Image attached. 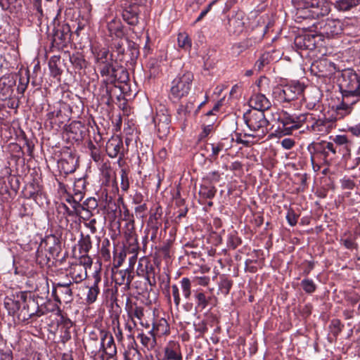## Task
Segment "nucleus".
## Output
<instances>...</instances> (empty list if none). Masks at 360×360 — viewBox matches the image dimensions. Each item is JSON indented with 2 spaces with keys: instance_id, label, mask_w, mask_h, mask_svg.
I'll use <instances>...</instances> for the list:
<instances>
[{
  "instance_id": "obj_43",
  "label": "nucleus",
  "mask_w": 360,
  "mask_h": 360,
  "mask_svg": "<svg viewBox=\"0 0 360 360\" xmlns=\"http://www.w3.org/2000/svg\"><path fill=\"white\" fill-rule=\"evenodd\" d=\"M100 333H101L100 348H99L98 351H92L91 352L92 354H94V356L97 355L101 352V349L115 345L114 338L111 333H110L107 331H105V330H101Z\"/></svg>"
},
{
  "instance_id": "obj_60",
  "label": "nucleus",
  "mask_w": 360,
  "mask_h": 360,
  "mask_svg": "<svg viewBox=\"0 0 360 360\" xmlns=\"http://www.w3.org/2000/svg\"><path fill=\"white\" fill-rule=\"evenodd\" d=\"M89 290L86 294V302L88 304L94 303L100 294V288L88 286Z\"/></svg>"
},
{
  "instance_id": "obj_5",
  "label": "nucleus",
  "mask_w": 360,
  "mask_h": 360,
  "mask_svg": "<svg viewBox=\"0 0 360 360\" xmlns=\"http://www.w3.org/2000/svg\"><path fill=\"white\" fill-rule=\"evenodd\" d=\"M298 122H302V128H304L302 131L306 129L309 133L316 135L327 134L335 127L332 120L320 117L310 112L300 114Z\"/></svg>"
},
{
  "instance_id": "obj_44",
  "label": "nucleus",
  "mask_w": 360,
  "mask_h": 360,
  "mask_svg": "<svg viewBox=\"0 0 360 360\" xmlns=\"http://www.w3.org/2000/svg\"><path fill=\"white\" fill-rule=\"evenodd\" d=\"M4 305L8 315L17 316L18 312L20 309V300H14L11 297H6L4 300Z\"/></svg>"
},
{
  "instance_id": "obj_20",
  "label": "nucleus",
  "mask_w": 360,
  "mask_h": 360,
  "mask_svg": "<svg viewBox=\"0 0 360 360\" xmlns=\"http://www.w3.org/2000/svg\"><path fill=\"white\" fill-rule=\"evenodd\" d=\"M193 300L195 304V311L196 312L202 311L210 305H213L214 300L211 292L202 289L193 290Z\"/></svg>"
},
{
  "instance_id": "obj_3",
  "label": "nucleus",
  "mask_w": 360,
  "mask_h": 360,
  "mask_svg": "<svg viewBox=\"0 0 360 360\" xmlns=\"http://www.w3.org/2000/svg\"><path fill=\"white\" fill-rule=\"evenodd\" d=\"M329 141L312 142L307 146L313 167L330 165L335 162V152Z\"/></svg>"
},
{
  "instance_id": "obj_29",
  "label": "nucleus",
  "mask_w": 360,
  "mask_h": 360,
  "mask_svg": "<svg viewBox=\"0 0 360 360\" xmlns=\"http://www.w3.org/2000/svg\"><path fill=\"white\" fill-rule=\"evenodd\" d=\"M153 122L158 130H160L161 127L168 129L171 122V115L169 110L165 106H160V108L157 110L155 116L153 118Z\"/></svg>"
},
{
  "instance_id": "obj_11",
  "label": "nucleus",
  "mask_w": 360,
  "mask_h": 360,
  "mask_svg": "<svg viewBox=\"0 0 360 360\" xmlns=\"http://www.w3.org/2000/svg\"><path fill=\"white\" fill-rule=\"evenodd\" d=\"M129 82V79L123 82H117L110 87L106 86L103 91L104 95L100 98L101 102L110 105L115 101V99L120 101L122 96H130L131 88Z\"/></svg>"
},
{
  "instance_id": "obj_9",
  "label": "nucleus",
  "mask_w": 360,
  "mask_h": 360,
  "mask_svg": "<svg viewBox=\"0 0 360 360\" xmlns=\"http://www.w3.org/2000/svg\"><path fill=\"white\" fill-rule=\"evenodd\" d=\"M243 120L249 129L255 133L253 137L263 138L269 132V122L262 110H248L243 114ZM250 135L245 134V136Z\"/></svg>"
},
{
  "instance_id": "obj_37",
  "label": "nucleus",
  "mask_w": 360,
  "mask_h": 360,
  "mask_svg": "<svg viewBox=\"0 0 360 360\" xmlns=\"http://www.w3.org/2000/svg\"><path fill=\"white\" fill-rule=\"evenodd\" d=\"M95 57V63L96 68L107 63L110 61H113V53H110L108 49L105 48L101 49L99 50L95 49L93 51Z\"/></svg>"
},
{
  "instance_id": "obj_39",
  "label": "nucleus",
  "mask_w": 360,
  "mask_h": 360,
  "mask_svg": "<svg viewBox=\"0 0 360 360\" xmlns=\"http://www.w3.org/2000/svg\"><path fill=\"white\" fill-rule=\"evenodd\" d=\"M233 285V281L231 279L230 276L226 274L220 275L218 281L217 294H221L224 296H227L229 294Z\"/></svg>"
},
{
  "instance_id": "obj_1",
  "label": "nucleus",
  "mask_w": 360,
  "mask_h": 360,
  "mask_svg": "<svg viewBox=\"0 0 360 360\" xmlns=\"http://www.w3.org/2000/svg\"><path fill=\"white\" fill-rule=\"evenodd\" d=\"M338 86L342 94V102L338 105L328 119L335 122L349 115L353 105L360 101V70L345 69L338 79Z\"/></svg>"
},
{
  "instance_id": "obj_38",
  "label": "nucleus",
  "mask_w": 360,
  "mask_h": 360,
  "mask_svg": "<svg viewBox=\"0 0 360 360\" xmlns=\"http://www.w3.org/2000/svg\"><path fill=\"white\" fill-rule=\"evenodd\" d=\"M107 29L109 36L112 37L122 38L126 34L121 21L115 18L108 22Z\"/></svg>"
},
{
  "instance_id": "obj_25",
  "label": "nucleus",
  "mask_w": 360,
  "mask_h": 360,
  "mask_svg": "<svg viewBox=\"0 0 360 360\" xmlns=\"http://www.w3.org/2000/svg\"><path fill=\"white\" fill-rule=\"evenodd\" d=\"M70 62L75 71L79 75H86L87 70L91 68V64L88 62L82 53L76 52L70 55Z\"/></svg>"
},
{
  "instance_id": "obj_2",
  "label": "nucleus",
  "mask_w": 360,
  "mask_h": 360,
  "mask_svg": "<svg viewBox=\"0 0 360 360\" xmlns=\"http://www.w3.org/2000/svg\"><path fill=\"white\" fill-rule=\"evenodd\" d=\"M98 71L103 78L98 91L100 98L104 95L103 91L106 86L110 87L117 82L129 80V72L122 65L116 61H110L98 68Z\"/></svg>"
},
{
  "instance_id": "obj_31",
  "label": "nucleus",
  "mask_w": 360,
  "mask_h": 360,
  "mask_svg": "<svg viewBox=\"0 0 360 360\" xmlns=\"http://www.w3.org/2000/svg\"><path fill=\"white\" fill-rule=\"evenodd\" d=\"M334 68V64L327 59H322L316 60L311 65V70L317 72L315 74L318 77H327L332 72V69Z\"/></svg>"
},
{
  "instance_id": "obj_33",
  "label": "nucleus",
  "mask_w": 360,
  "mask_h": 360,
  "mask_svg": "<svg viewBox=\"0 0 360 360\" xmlns=\"http://www.w3.org/2000/svg\"><path fill=\"white\" fill-rule=\"evenodd\" d=\"M152 325L153 327L149 330V333H153L157 338L168 335L170 333L169 326L164 318L154 319Z\"/></svg>"
},
{
  "instance_id": "obj_16",
  "label": "nucleus",
  "mask_w": 360,
  "mask_h": 360,
  "mask_svg": "<svg viewBox=\"0 0 360 360\" xmlns=\"http://www.w3.org/2000/svg\"><path fill=\"white\" fill-rule=\"evenodd\" d=\"M136 274L139 276L144 277L151 287L155 286L156 268L155 264L150 260L145 257L140 259L136 269Z\"/></svg>"
},
{
  "instance_id": "obj_45",
  "label": "nucleus",
  "mask_w": 360,
  "mask_h": 360,
  "mask_svg": "<svg viewBox=\"0 0 360 360\" xmlns=\"http://www.w3.org/2000/svg\"><path fill=\"white\" fill-rule=\"evenodd\" d=\"M139 56V50L137 44L133 41L129 43L128 49L126 51L127 60H124L126 65H133L135 63L138 56Z\"/></svg>"
},
{
  "instance_id": "obj_10",
  "label": "nucleus",
  "mask_w": 360,
  "mask_h": 360,
  "mask_svg": "<svg viewBox=\"0 0 360 360\" xmlns=\"http://www.w3.org/2000/svg\"><path fill=\"white\" fill-rule=\"evenodd\" d=\"M258 92L254 94L249 100V105L251 110H262L264 112L269 110L271 103L266 98V94L271 91L270 80L266 77H261L257 82Z\"/></svg>"
},
{
  "instance_id": "obj_51",
  "label": "nucleus",
  "mask_w": 360,
  "mask_h": 360,
  "mask_svg": "<svg viewBox=\"0 0 360 360\" xmlns=\"http://www.w3.org/2000/svg\"><path fill=\"white\" fill-rule=\"evenodd\" d=\"M360 4V0H339L336 2L335 7L339 11H347Z\"/></svg>"
},
{
  "instance_id": "obj_7",
  "label": "nucleus",
  "mask_w": 360,
  "mask_h": 360,
  "mask_svg": "<svg viewBox=\"0 0 360 360\" xmlns=\"http://www.w3.org/2000/svg\"><path fill=\"white\" fill-rule=\"evenodd\" d=\"M194 75L192 72L184 70L179 72L172 81L169 98L173 103H178L189 94Z\"/></svg>"
},
{
  "instance_id": "obj_42",
  "label": "nucleus",
  "mask_w": 360,
  "mask_h": 360,
  "mask_svg": "<svg viewBox=\"0 0 360 360\" xmlns=\"http://www.w3.org/2000/svg\"><path fill=\"white\" fill-rule=\"evenodd\" d=\"M245 23L242 19L238 17H232L229 19L227 30L229 33L238 35L244 29Z\"/></svg>"
},
{
  "instance_id": "obj_15",
  "label": "nucleus",
  "mask_w": 360,
  "mask_h": 360,
  "mask_svg": "<svg viewBox=\"0 0 360 360\" xmlns=\"http://www.w3.org/2000/svg\"><path fill=\"white\" fill-rule=\"evenodd\" d=\"M60 155L61 157L58 162L60 172L65 174L74 172L78 162L75 150L70 148H63Z\"/></svg>"
},
{
  "instance_id": "obj_19",
  "label": "nucleus",
  "mask_w": 360,
  "mask_h": 360,
  "mask_svg": "<svg viewBox=\"0 0 360 360\" xmlns=\"http://www.w3.org/2000/svg\"><path fill=\"white\" fill-rule=\"evenodd\" d=\"M105 151L107 155L111 158L118 157V164L121 165V162L124 156V149L122 138L119 136H112L106 143Z\"/></svg>"
},
{
  "instance_id": "obj_27",
  "label": "nucleus",
  "mask_w": 360,
  "mask_h": 360,
  "mask_svg": "<svg viewBox=\"0 0 360 360\" xmlns=\"http://www.w3.org/2000/svg\"><path fill=\"white\" fill-rule=\"evenodd\" d=\"M15 82L13 76L0 78V100H6L12 96Z\"/></svg>"
},
{
  "instance_id": "obj_41",
  "label": "nucleus",
  "mask_w": 360,
  "mask_h": 360,
  "mask_svg": "<svg viewBox=\"0 0 360 360\" xmlns=\"http://www.w3.org/2000/svg\"><path fill=\"white\" fill-rule=\"evenodd\" d=\"M20 181H3L0 187L1 195L7 194L9 198H14L19 189Z\"/></svg>"
},
{
  "instance_id": "obj_59",
  "label": "nucleus",
  "mask_w": 360,
  "mask_h": 360,
  "mask_svg": "<svg viewBox=\"0 0 360 360\" xmlns=\"http://www.w3.org/2000/svg\"><path fill=\"white\" fill-rule=\"evenodd\" d=\"M86 181H73L72 185V194L77 198H84V190L86 186Z\"/></svg>"
},
{
  "instance_id": "obj_58",
  "label": "nucleus",
  "mask_w": 360,
  "mask_h": 360,
  "mask_svg": "<svg viewBox=\"0 0 360 360\" xmlns=\"http://www.w3.org/2000/svg\"><path fill=\"white\" fill-rule=\"evenodd\" d=\"M30 82L29 71H25V75L20 73L19 78V84L18 86V91L20 94H23L27 89V86Z\"/></svg>"
},
{
  "instance_id": "obj_17",
  "label": "nucleus",
  "mask_w": 360,
  "mask_h": 360,
  "mask_svg": "<svg viewBox=\"0 0 360 360\" xmlns=\"http://www.w3.org/2000/svg\"><path fill=\"white\" fill-rule=\"evenodd\" d=\"M57 324L60 331V340L65 345L71 339V329L73 322L68 318L67 314L63 312L58 307L57 310Z\"/></svg>"
},
{
  "instance_id": "obj_55",
  "label": "nucleus",
  "mask_w": 360,
  "mask_h": 360,
  "mask_svg": "<svg viewBox=\"0 0 360 360\" xmlns=\"http://www.w3.org/2000/svg\"><path fill=\"white\" fill-rule=\"evenodd\" d=\"M177 42L179 46L184 50L188 51L191 48V39L186 32L179 33L178 34Z\"/></svg>"
},
{
  "instance_id": "obj_57",
  "label": "nucleus",
  "mask_w": 360,
  "mask_h": 360,
  "mask_svg": "<svg viewBox=\"0 0 360 360\" xmlns=\"http://www.w3.org/2000/svg\"><path fill=\"white\" fill-rule=\"evenodd\" d=\"M102 281V272L101 269H96L89 278V286L94 288H100Z\"/></svg>"
},
{
  "instance_id": "obj_12",
  "label": "nucleus",
  "mask_w": 360,
  "mask_h": 360,
  "mask_svg": "<svg viewBox=\"0 0 360 360\" xmlns=\"http://www.w3.org/2000/svg\"><path fill=\"white\" fill-rule=\"evenodd\" d=\"M71 36L70 25L67 23L58 22L53 28L52 47L57 50L67 47L71 41Z\"/></svg>"
},
{
  "instance_id": "obj_8",
  "label": "nucleus",
  "mask_w": 360,
  "mask_h": 360,
  "mask_svg": "<svg viewBox=\"0 0 360 360\" xmlns=\"http://www.w3.org/2000/svg\"><path fill=\"white\" fill-rule=\"evenodd\" d=\"M306 86L299 81H293L284 86H277L273 90L275 100L287 107L291 102L296 101L302 95Z\"/></svg>"
},
{
  "instance_id": "obj_32",
  "label": "nucleus",
  "mask_w": 360,
  "mask_h": 360,
  "mask_svg": "<svg viewBox=\"0 0 360 360\" xmlns=\"http://www.w3.org/2000/svg\"><path fill=\"white\" fill-rule=\"evenodd\" d=\"M77 245L79 247V251L81 254V257L84 258V262L91 264V258L88 257V253L92 248L91 236L81 233Z\"/></svg>"
},
{
  "instance_id": "obj_46",
  "label": "nucleus",
  "mask_w": 360,
  "mask_h": 360,
  "mask_svg": "<svg viewBox=\"0 0 360 360\" xmlns=\"http://www.w3.org/2000/svg\"><path fill=\"white\" fill-rule=\"evenodd\" d=\"M216 191L212 181H203L200 186L199 194L202 198L211 199L215 195Z\"/></svg>"
},
{
  "instance_id": "obj_64",
  "label": "nucleus",
  "mask_w": 360,
  "mask_h": 360,
  "mask_svg": "<svg viewBox=\"0 0 360 360\" xmlns=\"http://www.w3.org/2000/svg\"><path fill=\"white\" fill-rule=\"evenodd\" d=\"M83 268L81 265H76L73 268V271L70 272L72 277L76 282L77 281H82L86 276V271L84 270V274H83Z\"/></svg>"
},
{
  "instance_id": "obj_14",
  "label": "nucleus",
  "mask_w": 360,
  "mask_h": 360,
  "mask_svg": "<svg viewBox=\"0 0 360 360\" xmlns=\"http://www.w3.org/2000/svg\"><path fill=\"white\" fill-rule=\"evenodd\" d=\"M73 284L69 282H58L53 283L52 296L58 303H70L73 300Z\"/></svg>"
},
{
  "instance_id": "obj_54",
  "label": "nucleus",
  "mask_w": 360,
  "mask_h": 360,
  "mask_svg": "<svg viewBox=\"0 0 360 360\" xmlns=\"http://www.w3.org/2000/svg\"><path fill=\"white\" fill-rule=\"evenodd\" d=\"M345 326L340 319H332L329 325V330L336 340L338 336L342 333Z\"/></svg>"
},
{
  "instance_id": "obj_36",
  "label": "nucleus",
  "mask_w": 360,
  "mask_h": 360,
  "mask_svg": "<svg viewBox=\"0 0 360 360\" xmlns=\"http://www.w3.org/2000/svg\"><path fill=\"white\" fill-rule=\"evenodd\" d=\"M125 309L129 316L131 319L136 318L139 321H141L144 316L143 307L138 306L136 303L133 302L129 297L127 298Z\"/></svg>"
},
{
  "instance_id": "obj_49",
  "label": "nucleus",
  "mask_w": 360,
  "mask_h": 360,
  "mask_svg": "<svg viewBox=\"0 0 360 360\" xmlns=\"http://www.w3.org/2000/svg\"><path fill=\"white\" fill-rule=\"evenodd\" d=\"M49 240H52L53 245V246L49 248V252L51 257L55 258L58 256L61 251V243L58 238L53 235H51L47 238V243Z\"/></svg>"
},
{
  "instance_id": "obj_6",
  "label": "nucleus",
  "mask_w": 360,
  "mask_h": 360,
  "mask_svg": "<svg viewBox=\"0 0 360 360\" xmlns=\"http://www.w3.org/2000/svg\"><path fill=\"white\" fill-rule=\"evenodd\" d=\"M18 297L22 302V305L20 304V311L17 314L18 322L24 324L32 323L45 314L44 308L39 305L36 299L27 297L26 292H20Z\"/></svg>"
},
{
  "instance_id": "obj_30",
  "label": "nucleus",
  "mask_w": 360,
  "mask_h": 360,
  "mask_svg": "<svg viewBox=\"0 0 360 360\" xmlns=\"http://www.w3.org/2000/svg\"><path fill=\"white\" fill-rule=\"evenodd\" d=\"M86 132L84 126L80 122H72L67 131L69 139L78 143L82 141L86 136Z\"/></svg>"
},
{
  "instance_id": "obj_35",
  "label": "nucleus",
  "mask_w": 360,
  "mask_h": 360,
  "mask_svg": "<svg viewBox=\"0 0 360 360\" xmlns=\"http://www.w3.org/2000/svg\"><path fill=\"white\" fill-rule=\"evenodd\" d=\"M342 32L347 35L356 37L360 34V22L356 18H349L342 22Z\"/></svg>"
},
{
  "instance_id": "obj_62",
  "label": "nucleus",
  "mask_w": 360,
  "mask_h": 360,
  "mask_svg": "<svg viewBox=\"0 0 360 360\" xmlns=\"http://www.w3.org/2000/svg\"><path fill=\"white\" fill-rule=\"evenodd\" d=\"M127 243H129V245L127 248V251L134 254V255H137L139 247L136 237L133 235L129 236L127 239Z\"/></svg>"
},
{
  "instance_id": "obj_47",
  "label": "nucleus",
  "mask_w": 360,
  "mask_h": 360,
  "mask_svg": "<svg viewBox=\"0 0 360 360\" xmlns=\"http://www.w3.org/2000/svg\"><path fill=\"white\" fill-rule=\"evenodd\" d=\"M46 122H49L52 127L53 125H56L58 123H63V121L61 120L62 117V111L60 109H53L49 107L48 109V112L46 115Z\"/></svg>"
},
{
  "instance_id": "obj_22",
  "label": "nucleus",
  "mask_w": 360,
  "mask_h": 360,
  "mask_svg": "<svg viewBox=\"0 0 360 360\" xmlns=\"http://www.w3.org/2000/svg\"><path fill=\"white\" fill-rule=\"evenodd\" d=\"M126 269L117 270L113 273V280L115 283V285L112 288H108L105 292L108 294V297H110V300L112 303H117V292L118 288L117 285H124V289H127V275Z\"/></svg>"
},
{
  "instance_id": "obj_34",
  "label": "nucleus",
  "mask_w": 360,
  "mask_h": 360,
  "mask_svg": "<svg viewBox=\"0 0 360 360\" xmlns=\"http://www.w3.org/2000/svg\"><path fill=\"white\" fill-rule=\"evenodd\" d=\"M234 141L233 137H227L221 139L217 143H211L212 146V158H217L222 150H228L232 148V143Z\"/></svg>"
},
{
  "instance_id": "obj_50",
  "label": "nucleus",
  "mask_w": 360,
  "mask_h": 360,
  "mask_svg": "<svg viewBox=\"0 0 360 360\" xmlns=\"http://www.w3.org/2000/svg\"><path fill=\"white\" fill-rule=\"evenodd\" d=\"M227 247L230 249L235 250L242 243V239L238 236L236 231H231L227 236Z\"/></svg>"
},
{
  "instance_id": "obj_21",
  "label": "nucleus",
  "mask_w": 360,
  "mask_h": 360,
  "mask_svg": "<svg viewBox=\"0 0 360 360\" xmlns=\"http://www.w3.org/2000/svg\"><path fill=\"white\" fill-rule=\"evenodd\" d=\"M300 115H290L287 112H283L279 116L278 120L282 124V127H279L284 134H290L295 129L302 128V122H298Z\"/></svg>"
},
{
  "instance_id": "obj_48",
  "label": "nucleus",
  "mask_w": 360,
  "mask_h": 360,
  "mask_svg": "<svg viewBox=\"0 0 360 360\" xmlns=\"http://www.w3.org/2000/svg\"><path fill=\"white\" fill-rule=\"evenodd\" d=\"M87 149L91 158L94 162H100L103 161L101 148L95 145L91 140L87 143Z\"/></svg>"
},
{
  "instance_id": "obj_26",
  "label": "nucleus",
  "mask_w": 360,
  "mask_h": 360,
  "mask_svg": "<svg viewBox=\"0 0 360 360\" xmlns=\"http://www.w3.org/2000/svg\"><path fill=\"white\" fill-rule=\"evenodd\" d=\"M164 359L165 360H182L181 345L179 342L169 341L164 349Z\"/></svg>"
},
{
  "instance_id": "obj_18",
  "label": "nucleus",
  "mask_w": 360,
  "mask_h": 360,
  "mask_svg": "<svg viewBox=\"0 0 360 360\" xmlns=\"http://www.w3.org/2000/svg\"><path fill=\"white\" fill-rule=\"evenodd\" d=\"M320 34L328 38L334 37L342 32L343 23L338 19L327 18L319 23Z\"/></svg>"
},
{
  "instance_id": "obj_63",
  "label": "nucleus",
  "mask_w": 360,
  "mask_h": 360,
  "mask_svg": "<svg viewBox=\"0 0 360 360\" xmlns=\"http://www.w3.org/2000/svg\"><path fill=\"white\" fill-rule=\"evenodd\" d=\"M330 139L332 140V141L330 142L333 144V150L335 151L336 147L344 144H348V142H349L346 135H337L335 136H330Z\"/></svg>"
},
{
  "instance_id": "obj_13",
  "label": "nucleus",
  "mask_w": 360,
  "mask_h": 360,
  "mask_svg": "<svg viewBox=\"0 0 360 360\" xmlns=\"http://www.w3.org/2000/svg\"><path fill=\"white\" fill-rule=\"evenodd\" d=\"M302 96V105L308 110L322 112L323 104L322 102V94L316 87H310L304 91Z\"/></svg>"
},
{
  "instance_id": "obj_24",
  "label": "nucleus",
  "mask_w": 360,
  "mask_h": 360,
  "mask_svg": "<svg viewBox=\"0 0 360 360\" xmlns=\"http://www.w3.org/2000/svg\"><path fill=\"white\" fill-rule=\"evenodd\" d=\"M140 8L136 4H131L124 8L122 13V19L128 25L135 26L139 23Z\"/></svg>"
},
{
  "instance_id": "obj_61",
  "label": "nucleus",
  "mask_w": 360,
  "mask_h": 360,
  "mask_svg": "<svg viewBox=\"0 0 360 360\" xmlns=\"http://www.w3.org/2000/svg\"><path fill=\"white\" fill-rule=\"evenodd\" d=\"M114 53H117L114 61L117 62L119 60L121 63H124V60H127L126 51L122 44L119 42L115 46V50H113L112 53L114 54Z\"/></svg>"
},
{
  "instance_id": "obj_4",
  "label": "nucleus",
  "mask_w": 360,
  "mask_h": 360,
  "mask_svg": "<svg viewBox=\"0 0 360 360\" xmlns=\"http://www.w3.org/2000/svg\"><path fill=\"white\" fill-rule=\"evenodd\" d=\"M295 8L297 19L319 18L330 12V5L326 0H300Z\"/></svg>"
},
{
  "instance_id": "obj_53",
  "label": "nucleus",
  "mask_w": 360,
  "mask_h": 360,
  "mask_svg": "<svg viewBox=\"0 0 360 360\" xmlns=\"http://www.w3.org/2000/svg\"><path fill=\"white\" fill-rule=\"evenodd\" d=\"M351 141L348 144H344L335 148V160L339 158L346 160L350 155Z\"/></svg>"
},
{
  "instance_id": "obj_23",
  "label": "nucleus",
  "mask_w": 360,
  "mask_h": 360,
  "mask_svg": "<svg viewBox=\"0 0 360 360\" xmlns=\"http://www.w3.org/2000/svg\"><path fill=\"white\" fill-rule=\"evenodd\" d=\"M172 195L176 206L179 209L178 211V218L181 219L186 217L188 212V207L186 205V200L184 198L185 194L184 193L181 181L176 185L175 188L172 191Z\"/></svg>"
},
{
  "instance_id": "obj_40",
  "label": "nucleus",
  "mask_w": 360,
  "mask_h": 360,
  "mask_svg": "<svg viewBox=\"0 0 360 360\" xmlns=\"http://www.w3.org/2000/svg\"><path fill=\"white\" fill-rule=\"evenodd\" d=\"M137 339L140 340L143 347L148 351L154 349L157 345V337L153 333H149V332L148 334L144 333H139Z\"/></svg>"
},
{
  "instance_id": "obj_52",
  "label": "nucleus",
  "mask_w": 360,
  "mask_h": 360,
  "mask_svg": "<svg viewBox=\"0 0 360 360\" xmlns=\"http://www.w3.org/2000/svg\"><path fill=\"white\" fill-rule=\"evenodd\" d=\"M300 285L304 292L309 295L313 294L317 289V285L315 283V282L311 278L308 277L302 279Z\"/></svg>"
},
{
  "instance_id": "obj_28",
  "label": "nucleus",
  "mask_w": 360,
  "mask_h": 360,
  "mask_svg": "<svg viewBox=\"0 0 360 360\" xmlns=\"http://www.w3.org/2000/svg\"><path fill=\"white\" fill-rule=\"evenodd\" d=\"M316 36L314 34L299 35L294 40L295 47L300 50H314L316 46Z\"/></svg>"
},
{
  "instance_id": "obj_56",
  "label": "nucleus",
  "mask_w": 360,
  "mask_h": 360,
  "mask_svg": "<svg viewBox=\"0 0 360 360\" xmlns=\"http://www.w3.org/2000/svg\"><path fill=\"white\" fill-rule=\"evenodd\" d=\"M180 285L182 290V293L185 299H190L192 290H191V282L190 278L188 277H184L180 281Z\"/></svg>"
}]
</instances>
